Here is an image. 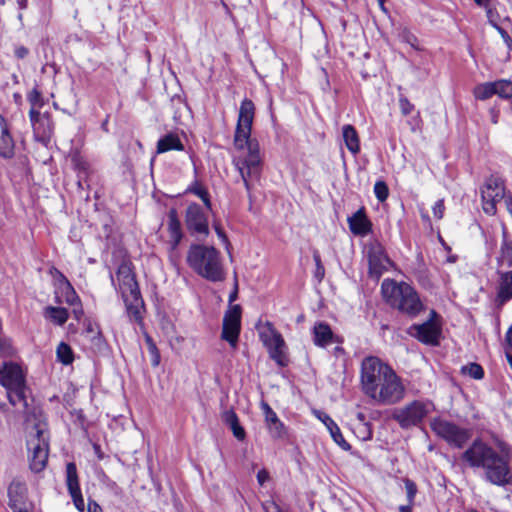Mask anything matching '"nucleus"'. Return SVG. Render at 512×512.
I'll list each match as a JSON object with an SVG mask.
<instances>
[{"label":"nucleus","mask_w":512,"mask_h":512,"mask_svg":"<svg viewBox=\"0 0 512 512\" xmlns=\"http://www.w3.org/2000/svg\"><path fill=\"white\" fill-rule=\"evenodd\" d=\"M55 273L59 276L62 285V293L64 295V301L73 306V314L76 319H79L83 315V309L81 301L74 288L67 280V278L57 269H54Z\"/></svg>","instance_id":"412c9836"},{"label":"nucleus","mask_w":512,"mask_h":512,"mask_svg":"<svg viewBox=\"0 0 512 512\" xmlns=\"http://www.w3.org/2000/svg\"><path fill=\"white\" fill-rule=\"evenodd\" d=\"M494 26L497 28V30L499 31V33L501 34V36H502L506 41L510 40V37H509L508 33H507L504 29H502L501 27L497 26L496 24H494Z\"/></svg>","instance_id":"052dcab7"},{"label":"nucleus","mask_w":512,"mask_h":512,"mask_svg":"<svg viewBox=\"0 0 512 512\" xmlns=\"http://www.w3.org/2000/svg\"><path fill=\"white\" fill-rule=\"evenodd\" d=\"M432 410V403L415 400L395 409L392 417L401 428L408 429L418 426Z\"/></svg>","instance_id":"9d476101"},{"label":"nucleus","mask_w":512,"mask_h":512,"mask_svg":"<svg viewBox=\"0 0 512 512\" xmlns=\"http://www.w3.org/2000/svg\"><path fill=\"white\" fill-rule=\"evenodd\" d=\"M14 353V350L10 343L0 339V357H10Z\"/></svg>","instance_id":"49530a36"},{"label":"nucleus","mask_w":512,"mask_h":512,"mask_svg":"<svg viewBox=\"0 0 512 512\" xmlns=\"http://www.w3.org/2000/svg\"><path fill=\"white\" fill-rule=\"evenodd\" d=\"M27 450L30 469L41 472L47 464L49 454V433L47 423L38 421L28 431Z\"/></svg>","instance_id":"0eeeda50"},{"label":"nucleus","mask_w":512,"mask_h":512,"mask_svg":"<svg viewBox=\"0 0 512 512\" xmlns=\"http://www.w3.org/2000/svg\"><path fill=\"white\" fill-rule=\"evenodd\" d=\"M342 137L347 149L353 155L358 154L360 151V140L356 129L350 124L344 125L342 127Z\"/></svg>","instance_id":"cd10ccee"},{"label":"nucleus","mask_w":512,"mask_h":512,"mask_svg":"<svg viewBox=\"0 0 512 512\" xmlns=\"http://www.w3.org/2000/svg\"><path fill=\"white\" fill-rule=\"evenodd\" d=\"M348 225L354 235L361 237L368 235L372 230V223L367 218L363 208L348 218Z\"/></svg>","instance_id":"393cba45"},{"label":"nucleus","mask_w":512,"mask_h":512,"mask_svg":"<svg viewBox=\"0 0 512 512\" xmlns=\"http://www.w3.org/2000/svg\"><path fill=\"white\" fill-rule=\"evenodd\" d=\"M340 352H343V349L341 347H336L335 353H340Z\"/></svg>","instance_id":"338daca9"},{"label":"nucleus","mask_w":512,"mask_h":512,"mask_svg":"<svg viewBox=\"0 0 512 512\" xmlns=\"http://www.w3.org/2000/svg\"><path fill=\"white\" fill-rule=\"evenodd\" d=\"M56 355L59 362L64 365H69L74 360V355L71 347L65 342H61L56 349Z\"/></svg>","instance_id":"473e14b6"},{"label":"nucleus","mask_w":512,"mask_h":512,"mask_svg":"<svg viewBox=\"0 0 512 512\" xmlns=\"http://www.w3.org/2000/svg\"><path fill=\"white\" fill-rule=\"evenodd\" d=\"M259 338L263 345L267 348L269 356L279 366L283 367L287 364L286 345L282 335L274 328L269 321L259 322L256 325Z\"/></svg>","instance_id":"6e6552de"},{"label":"nucleus","mask_w":512,"mask_h":512,"mask_svg":"<svg viewBox=\"0 0 512 512\" xmlns=\"http://www.w3.org/2000/svg\"><path fill=\"white\" fill-rule=\"evenodd\" d=\"M71 164L72 167L79 173H82L84 175L87 174L89 169L88 162L79 153H74L71 156Z\"/></svg>","instance_id":"c9c22d12"},{"label":"nucleus","mask_w":512,"mask_h":512,"mask_svg":"<svg viewBox=\"0 0 512 512\" xmlns=\"http://www.w3.org/2000/svg\"><path fill=\"white\" fill-rule=\"evenodd\" d=\"M511 457L512 449L506 442L496 440L495 446H492L477 438L461 458L470 468L481 469L487 482L504 487L512 484Z\"/></svg>","instance_id":"f03ea898"},{"label":"nucleus","mask_w":512,"mask_h":512,"mask_svg":"<svg viewBox=\"0 0 512 512\" xmlns=\"http://www.w3.org/2000/svg\"><path fill=\"white\" fill-rule=\"evenodd\" d=\"M432 210H433V215L435 218L442 219L443 215H444V210H445L444 201L442 199L438 200L434 204Z\"/></svg>","instance_id":"de8ad7c7"},{"label":"nucleus","mask_w":512,"mask_h":512,"mask_svg":"<svg viewBox=\"0 0 512 512\" xmlns=\"http://www.w3.org/2000/svg\"><path fill=\"white\" fill-rule=\"evenodd\" d=\"M187 263L199 276L211 282L225 279L220 253L213 246L191 245L187 253Z\"/></svg>","instance_id":"39448f33"},{"label":"nucleus","mask_w":512,"mask_h":512,"mask_svg":"<svg viewBox=\"0 0 512 512\" xmlns=\"http://www.w3.org/2000/svg\"><path fill=\"white\" fill-rule=\"evenodd\" d=\"M232 432H233V435L235 436V438H237L238 440H244L245 439V436H246V433H245V430L243 429V427L238 424L237 426L233 427L232 429Z\"/></svg>","instance_id":"603ef678"},{"label":"nucleus","mask_w":512,"mask_h":512,"mask_svg":"<svg viewBox=\"0 0 512 512\" xmlns=\"http://www.w3.org/2000/svg\"><path fill=\"white\" fill-rule=\"evenodd\" d=\"M495 95L501 98L509 99L512 98V81L501 79L494 82Z\"/></svg>","instance_id":"72a5a7b5"},{"label":"nucleus","mask_w":512,"mask_h":512,"mask_svg":"<svg viewBox=\"0 0 512 512\" xmlns=\"http://www.w3.org/2000/svg\"><path fill=\"white\" fill-rule=\"evenodd\" d=\"M238 291H237V284L235 285L234 291L229 295V302L232 303L237 299Z\"/></svg>","instance_id":"e2e57ef3"},{"label":"nucleus","mask_w":512,"mask_h":512,"mask_svg":"<svg viewBox=\"0 0 512 512\" xmlns=\"http://www.w3.org/2000/svg\"><path fill=\"white\" fill-rule=\"evenodd\" d=\"M29 118L35 141L47 147L54 132L51 116L48 113H40L36 109H30Z\"/></svg>","instance_id":"4468645a"},{"label":"nucleus","mask_w":512,"mask_h":512,"mask_svg":"<svg viewBox=\"0 0 512 512\" xmlns=\"http://www.w3.org/2000/svg\"><path fill=\"white\" fill-rule=\"evenodd\" d=\"M223 418L225 423L232 429L233 427L237 426L239 423L238 416L233 410L225 411L223 414Z\"/></svg>","instance_id":"c03bdc74"},{"label":"nucleus","mask_w":512,"mask_h":512,"mask_svg":"<svg viewBox=\"0 0 512 512\" xmlns=\"http://www.w3.org/2000/svg\"><path fill=\"white\" fill-rule=\"evenodd\" d=\"M125 304L129 317L139 322L141 320V307L143 304L140 294L135 295V297H129V300H127Z\"/></svg>","instance_id":"c756f323"},{"label":"nucleus","mask_w":512,"mask_h":512,"mask_svg":"<svg viewBox=\"0 0 512 512\" xmlns=\"http://www.w3.org/2000/svg\"><path fill=\"white\" fill-rule=\"evenodd\" d=\"M241 328V307L240 305H232L226 311L223 318L222 339L229 342L235 348Z\"/></svg>","instance_id":"dca6fc26"},{"label":"nucleus","mask_w":512,"mask_h":512,"mask_svg":"<svg viewBox=\"0 0 512 512\" xmlns=\"http://www.w3.org/2000/svg\"><path fill=\"white\" fill-rule=\"evenodd\" d=\"M184 146L175 133H168L157 142V153H165L171 150L182 151Z\"/></svg>","instance_id":"c85d7f7f"},{"label":"nucleus","mask_w":512,"mask_h":512,"mask_svg":"<svg viewBox=\"0 0 512 512\" xmlns=\"http://www.w3.org/2000/svg\"><path fill=\"white\" fill-rule=\"evenodd\" d=\"M507 194L505 184L498 177H489L481 188V200L483 211L490 216L497 213V203Z\"/></svg>","instance_id":"9b49d317"},{"label":"nucleus","mask_w":512,"mask_h":512,"mask_svg":"<svg viewBox=\"0 0 512 512\" xmlns=\"http://www.w3.org/2000/svg\"><path fill=\"white\" fill-rule=\"evenodd\" d=\"M146 344L148 347L149 354L151 356V363L154 367L158 366L160 363V353L159 350L152 340L150 336H146Z\"/></svg>","instance_id":"58836bf2"},{"label":"nucleus","mask_w":512,"mask_h":512,"mask_svg":"<svg viewBox=\"0 0 512 512\" xmlns=\"http://www.w3.org/2000/svg\"><path fill=\"white\" fill-rule=\"evenodd\" d=\"M0 385L7 390L9 402L13 406L27 407L26 376L22 367L14 362L5 361L0 367Z\"/></svg>","instance_id":"423d86ee"},{"label":"nucleus","mask_w":512,"mask_h":512,"mask_svg":"<svg viewBox=\"0 0 512 512\" xmlns=\"http://www.w3.org/2000/svg\"><path fill=\"white\" fill-rule=\"evenodd\" d=\"M265 512H284L280 506L273 500L266 501L262 504Z\"/></svg>","instance_id":"09e8293b"},{"label":"nucleus","mask_w":512,"mask_h":512,"mask_svg":"<svg viewBox=\"0 0 512 512\" xmlns=\"http://www.w3.org/2000/svg\"><path fill=\"white\" fill-rule=\"evenodd\" d=\"M357 419L363 422L365 420V415L362 412H359L357 413Z\"/></svg>","instance_id":"69168bd1"},{"label":"nucleus","mask_w":512,"mask_h":512,"mask_svg":"<svg viewBox=\"0 0 512 512\" xmlns=\"http://www.w3.org/2000/svg\"><path fill=\"white\" fill-rule=\"evenodd\" d=\"M111 281L114 287L120 292L124 302H127L129 297L139 295L140 290L130 262H122L117 269L115 277L111 276Z\"/></svg>","instance_id":"f8f14e48"},{"label":"nucleus","mask_w":512,"mask_h":512,"mask_svg":"<svg viewBox=\"0 0 512 512\" xmlns=\"http://www.w3.org/2000/svg\"><path fill=\"white\" fill-rule=\"evenodd\" d=\"M399 107H400L401 113L404 116L409 115L414 110V105L404 96H401L399 98Z\"/></svg>","instance_id":"a18cd8bd"},{"label":"nucleus","mask_w":512,"mask_h":512,"mask_svg":"<svg viewBox=\"0 0 512 512\" xmlns=\"http://www.w3.org/2000/svg\"><path fill=\"white\" fill-rule=\"evenodd\" d=\"M261 407L265 414V422L271 437L274 439L284 438L286 435V429L276 413L267 403L263 402Z\"/></svg>","instance_id":"5701e85b"},{"label":"nucleus","mask_w":512,"mask_h":512,"mask_svg":"<svg viewBox=\"0 0 512 512\" xmlns=\"http://www.w3.org/2000/svg\"><path fill=\"white\" fill-rule=\"evenodd\" d=\"M17 5L20 10H25L28 6V0H17Z\"/></svg>","instance_id":"680f3d73"},{"label":"nucleus","mask_w":512,"mask_h":512,"mask_svg":"<svg viewBox=\"0 0 512 512\" xmlns=\"http://www.w3.org/2000/svg\"><path fill=\"white\" fill-rule=\"evenodd\" d=\"M464 374L469 375L471 378L479 380L484 376L483 368L477 363H470L462 368Z\"/></svg>","instance_id":"4c0bfd02"},{"label":"nucleus","mask_w":512,"mask_h":512,"mask_svg":"<svg viewBox=\"0 0 512 512\" xmlns=\"http://www.w3.org/2000/svg\"><path fill=\"white\" fill-rule=\"evenodd\" d=\"M500 261L507 265L512 266V242L504 241L500 249Z\"/></svg>","instance_id":"e433bc0d"},{"label":"nucleus","mask_w":512,"mask_h":512,"mask_svg":"<svg viewBox=\"0 0 512 512\" xmlns=\"http://www.w3.org/2000/svg\"><path fill=\"white\" fill-rule=\"evenodd\" d=\"M360 384L363 393L380 405H394L405 395L401 378L392 367L375 356L362 360Z\"/></svg>","instance_id":"7ed1b4c3"},{"label":"nucleus","mask_w":512,"mask_h":512,"mask_svg":"<svg viewBox=\"0 0 512 512\" xmlns=\"http://www.w3.org/2000/svg\"><path fill=\"white\" fill-rule=\"evenodd\" d=\"M313 259L316 265L315 269V277L321 281L324 278L325 275V268L321 262L320 254L318 251H314L313 253Z\"/></svg>","instance_id":"37998d69"},{"label":"nucleus","mask_w":512,"mask_h":512,"mask_svg":"<svg viewBox=\"0 0 512 512\" xmlns=\"http://www.w3.org/2000/svg\"><path fill=\"white\" fill-rule=\"evenodd\" d=\"M168 232L170 248L174 251L182 239L181 224L175 210L170 211L168 215Z\"/></svg>","instance_id":"bb28decb"},{"label":"nucleus","mask_w":512,"mask_h":512,"mask_svg":"<svg viewBox=\"0 0 512 512\" xmlns=\"http://www.w3.org/2000/svg\"><path fill=\"white\" fill-rule=\"evenodd\" d=\"M494 82H486L477 85L473 90V95L478 100H487L495 95Z\"/></svg>","instance_id":"2f4dec72"},{"label":"nucleus","mask_w":512,"mask_h":512,"mask_svg":"<svg viewBox=\"0 0 512 512\" xmlns=\"http://www.w3.org/2000/svg\"><path fill=\"white\" fill-rule=\"evenodd\" d=\"M437 313L432 310L430 318L422 324H414L409 328V334L427 345H438L441 336V325L436 320Z\"/></svg>","instance_id":"ddd939ff"},{"label":"nucleus","mask_w":512,"mask_h":512,"mask_svg":"<svg viewBox=\"0 0 512 512\" xmlns=\"http://www.w3.org/2000/svg\"><path fill=\"white\" fill-rule=\"evenodd\" d=\"M187 191L199 197L203 201L206 209L211 210V202L207 189H205L203 186L195 182L188 188Z\"/></svg>","instance_id":"f704fd0d"},{"label":"nucleus","mask_w":512,"mask_h":512,"mask_svg":"<svg viewBox=\"0 0 512 512\" xmlns=\"http://www.w3.org/2000/svg\"><path fill=\"white\" fill-rule=\"evenodd\" d=\"M374 193H375L376 198L380 202H384L388 198V195H389V189H388L387 184L384 181H377L374 184Z\"/></svg>","instance_id":"ea45409f"},{"label":"nucleus","mask_w":512,"mask_h":512,"mask_svg":"<svg viewBox=\"0 0 512 512\" xmlns=\"http://www.w3.org/2000/svg\"><path fill=\"white\" fill-rule=\"evenodd\" d=\"M15 146L11 124L0 114V157L4 159L14 157Z\"/></svg>","instance_id":"6ab92c4d"},{"label":"nucleus","mask_w":512,"mask_h":512,"mask_svg":"<svg viewBox=\"0 0 512 512\" xmlns=\"http://www.w3.org/2000/svg\"><path fill=\"white\" fill-rule=\"evenodd\" d=\"M414 503H409L407 505H401L399 507V512H412V507Z\"/></svg>","instance_id":"bf43d9fd"},{"label":"nucleus","mask_w":512,"mask_h":512,"mask_svg":"<svg viewBox=\"0 0 512 512\" xmlns=\"http://www.w3.org/2000/svg\"><path fill=\"white\" fill-rule=\"evenodd\" d=\"M512 299V270L499 272L496 286L495 302L502 306Z\"/></svg>","instance_id":"4be33fe9"},{"label":"nucleus","mask_w":512,"mask_h":512,"mask_svg":"<svg viewBox=\"0 0 512 512\" xmlns=\"http://www.w3.org/2000/svg\"><path fill=\"white\" fill-rule=\"evenodd\" d=\"M29 50L25 46L17 45L14 48V55L18 59H24L28 56Z\"/></svg>","instance_id":"8fccbe9b"},{"label":"nucleus","mask_w":512,"mask_h":512,"mask_svg":"<svg viewBox=\"0 0 512 512\" xmlns=\"http://www.w3.org/2000/svg\"><path fill=\"white\" fill-rule=\"evenodd\" d=\"M254 116V103L245 98L239 108L234 134V147L237 154L233 157V165L239 172L249 197L253 182L259 179L262 171L259 143L251 138Z\"/></svg>","instance_id":"f257e3e1"},{"label":"nucleus","mask_w":512,"mask_h":512,"mask_svg":"<svg viewBox=\"0 0 512 512\" xmlns=\"http://www.w3.org/2000/svg\"><path fill=\"white\" fill-rule=\"evenodd\" d=\"M404 484L406 489L407 501L409 503H414L415 496L417 494L416 484L410 479H405Z\"/></svg>","instance_id":"79ce46f5"},{"label":"nucleus","mask_w":512,"mask_h":512,"mask_svg":"<svg viewBox=\"0 0 512 512\" xmlns=\"http://www.w3.org/2000/svg\"><path fill=\"white\" fill-rule=\"evenodd\" d=\"M185 222L187 229L192 235L204 239L209 234L207 215L200 205L192 203L187 207Z\"/></svg>","instance_id":"2eb2a0df"},{"label":"nucleus","mask_w":512,"mask_h":512,"mask_svg":"<svg viewBox=\"0 0 512 512\" xmlns=\"http://www.w3.org/2000/svg\"><path fill=\"white\" fill-rule=\"evenodd\" d=\"M503 201H504L507 211L512 216V195H511V193L507 192V194L505 195V198H503Z\"/></svg>","instance_id":"5fc2aeb1"},{"label":"nucleus","mask_w":512,"mask_h":512,"mask_svg":"<svg viewBox=\"0 0 512 512\" xmlns=\"http://www.w3.org/2000/svg\"><path fill=\"white\" fill-rule=\"evenodd\" d=\"M18 19H19V20H22V13H20V14L18 15Z\"/></svg>","instance_id":"774afa93"},{"label":"nucleus","mask_w":512,"mask_h":512,"mask_svg":"<svg viewBox=\"0 0 512 512\" xmlns=\"http://www.w3.org/2000/svg\"><path fill=\"white\" fill-rule=\"evenodd\" d=\"M270 479L269 472L266 469H261L257 473V481L259 485H264Z\"/></svg>","instance_id":"3c124183"},{"label":"nucleus","mask_w":512,"mask_h":512,"mask_svg":"<svg viewBox=\"0 0 512 512\" xmlns=\"http://www.w3.org/2000/svg\"><path fill=\"white\" fill-rule=\"evenodd\" d=\"M12 510H13V512H33L34 506H33V504H30V505L15 508Z\"/></svg>","instance_id":"13d9d810"},{"label":"nucleus","mask_w":512,"mask_h":512,"mask_svg":"<svg viewBox=\"0 0 512 512\" xmlns=\"http://www.w3.org/2000/svg\"><path fill=\"white\" fill-rule=\"evenodd\" d=\"M430 426L437 436L455 448H462L472 436L470 429L458 426L443 418L433 419Z\"/></svg>","instance_id":"1a4fd4ad"},{"label":"nucleus","mask_w":512,"mask_h":512,"mask_svg":"<svg viewBox=\"0 0 512 512\" xmlns=\"http://www.w3.org/2000/svg\"><path fill=\"white\" fill-rule=\"evenodd\" d=\"M26 483L20 479H14L8 487L9 506L12 509L32 504L27 497Z\"/></svg>","instance_id":"aec40b11"},{"label":"nucleus","mask_w":512,"mask_h":512,"mask_svg":"<svg viewBox=\"0 0 512 512\" xmlns=\"http://www.w3.org/2000/svg\"><path fill=\"white\" fill-rule=\"evenodd\" d=\"M66 485L76 509L79 512H84L85 503L79 485L77 468L73 462L66 465Z\"/></svg>","instance_id":"a211bd4d"},{"label":"nucleus","mask_w":512,"mask_h":512,"mask_svg":"<svg viewBox=\"0 0 512 512\" xmlns=\"http://www.w3.org/2000/svg\"><path fill=\"white\" fill-rule=\"evenodd\" d=\"M45 316L57 325H63L68 319V311L63 307L48 306Z\"/></svg>","instance_id":"7c9ffc66"},{"label":"nucleus","mask_w":512,"mask_h":512,"mask_svg":"<svg viewBox=\"0 0 512 512\" xmlns=\"http://www.w3.org/2000/svg\"><path fill=\"white\" fill-rule=\"evenodd\" d=\"M215 231L217 233V236L221 239V241L226 245V248L228 249L230 243L224 231L218 226H215Z\"/></svg>","instance_id":"864d4df0"},{"label":"nucleus","mask_w":512,"mask_h":512,"mask_svg":"<svg viewBox=\"0 0 512 512\" xmlns=\"http://www.w3.org/2000/svg\"><path fill=\"white\" fill-rule=\"evenodd\" d=\"M313 342L318 347H326L334 342H340L339 338L334 335L330 326L324 322H318L313 327Z\"/></svg>","instance_id":"a878e982"},{"label":"nucleus","mask_w":512,"mask_h":512,"mask_svg":"<svg viewBox=\"0 0 512 512\" xmlns=\"http://www.w3.org/2000/svg\"><path fill=\"white\" fill-rule=\"evenodd\" d=\"M475 3L480 6V7H484L487 11V15L490 16L491 14V9L489 8V3L491 0H474Z\"/></svg>","instance_id":"4d7b16f0"},{"label":"nucleus","mask_w":512,"mask_h":512,"mask_svg":"<svg viewBox=\"0 0 512 512\" xmlns=\"http://www.w3.org/2000/svg\"><path fill=\"white\" fill-rule=\"evenodd\" d=\"M27 99H28V101L31 104V109H36L37 110V108H40V107L43 106L42 95H41L40 91L37 90L36 88L32 89L28 93Z\"/></svg>","instance_id":"a19ab883"},{"label":"nucleus","mask_w":512,"mask_h":512,"mask_svg":"<svg viewBox=\"0 0 512 512\" xmlns=\"http://www.w3.org/2000/svg\"><path fill=\"white\" fill-rule=\"evenodd\" d=\"M87 510L88 512H102V508L100 507V505L93 500H89Z\"/></svg>","instance_id":"6e6d98bb"},{"label":"nucleus","mask_w":512,"mask_h":512,"mask_svg":"<svg viewBox=\"0 0 512 512\" xmlns=\"http://www.w3.org/2000/svg\"><path fill=\"white\" fill-rule=\"evenodd\" d=\"M313 414L326 426L335 443H337L342 449L346 451L351 448L349 443L344 439L338 425L327 413L320 410H314Z\"/></svg>","instance_id":"b1692460"},{"label":"nucleus","mask_w":512,"mask_h":512,"mask_svg":"<svg viewBox=\"0 0 512 512\" xmlns=\"http://www.w3.org/2000/svg\"><path fill=\"white\" fill-rule=\"evenodd\" d=\"M377 1H378L379 7L381 8V10L384 11L385 13H387V9L384 6L385 0H377Z\"/></svg>","instance_id":"0e129e2a"},{"label":"nucleus","mask_w":512,"mask_h":512,"mask_svg":"<svg viewBox=\"0 0 512 512\" xmlns=\"http://www.w3.org/2000/svg\"><path fill=\"white\" fill-rule=\"evenodd\" d=\"M367 258L369 263V275L378 280L387 270V266L390 263L382 245L379 243L370 244L367 249Z\"/></svg>","instance_id":"f3484780"},{"label":"nucleus","mask_w":512,"mask_h":512,"mask_svg":"<svg viewBox=\"0 0 512 512\" xmlns=\"http://www.w3.org/2000/svg\"><path fill=\"white\" fill-rule=\"evenodd\" d=\"M381 292L386 303L403 314L415 317L423 310L417 291L406 282L384 279Z\"/></svg>","instance_id":"20e7f679"}]
</instances>
